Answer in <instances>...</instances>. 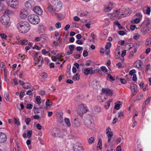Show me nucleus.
<instances>
[{
  "instance_id": "nucleus-1",
  "label": "nucleus",
  "mask_w": 151,
  "mask_h": 151,
  "mask_svg": "<svg viewBox=\"0 0 151 151\" xmlns=\"http://www.w3.org/2000/svg\"><path fill=\"white\" fill-rule=\"evenodd\" d=\"M28 19L29 22L34 24H38L40 21L39 17L35 14L29 15L28 17Z\"/></svg>"
},
{
  "instance_id": "nucleus-2",
  "label": "nucleus",
  "mask_w": 151,
  "mask_h": 151,
  "mask_svg": "<svg viewBox=\"0 0 151 151\" xmlns=\"http://www.w3.org/2000/svg\"><path fill=\"white\" fill-rule=\"evenodd\" d=\"M129 12H127L126 9H124L121 11H116L115 16L116 18H120L122 17H125L128 15Z\"/></svg>"
},
{
  "instance_id": "nucleus-3",
  "label": "nucleus",
  "mask_w": 151,
  "mask_h": 151,
  "mask_svg": "<svg viewBox=\"0 0 151 151\" xmlns=\"http://www.w3.org/2000/svg\"><path fill=\"white\" fill-rule=\"evenodd\" d=\"M87 111V107L85 106L83 104H81L79 106L77 110V112L79 115H82L86 113Z\"/></svg>"
},
{
  "instance_id": "nucleus-4",
  "label": "nucleus",
  "mask_w": 151,
  "mask_h": 151,
  "mask_svg": "<svg viewBox=\"0 0 151 151\" xmlns=\"http://www.w3.org/2000/svg\"><path fill=\"white\" fill-rule=\"evenodd\" d=\"M1 22L4 25H8L9 21V17L8 16H3L1 18Z\"/></svg>"
},
{
  "instance_id": "nucleus-5",
  "label": "nucleus",
  "mask_w": 151,
  "mask_h": 151,
  "mask_svg": "<svg viewBox=\"0 0 151 151\" xmlns=\"http://www.w3.org/2000/svg\"><path fill=\"white\" fill-rule=\"evenodd\" d=\"M35 5V2L32 0H29L25 3V6L28 8H31Z\"/></svg>"
},
{
  "instance_id": "nucleus-6",
  "label": "nucleus",
  "mask_w": 151,
  "mask_h": 151,
  "mask_svg": "<svg viewBox=\"0 0 151 151\" xmlns=\"http://www.w3.org/2000/svg\"><path fill=\"white\" fill-rule=\"evenodd\" d=\"M29 29V24L27 22V24H26L24 25L22 28L19 30V31L21 33H25L27 32Z\"/></svg>"
},
{
  "instance_id": "nucleus-7",
  "label": "nucleus",
  "mask_w": 151,
  "mask_h": 151,
  "mask_svg": "<svg viewBox=\"0 0 151 151\" xmlns=\"http://www.w3.org/2000/svg\"><path fill=\"white\" fill-rule=\"evenodd\" d=\"M102 93L105 95L111 96L113 93V91L109 88H103Z\"/></svg>"
},
{
  "instance_id": "nucleus-8",
  "label": "nucleus",
  "mask_w": 151,
  "mask_h": 151,
  "mask_svg": "<svg viewBox=\"0 0 151 151\" xmlns=\"http://www.w3.org/2000/svg\"><path fill=\"white\" fill-rule=\"evenodd\" d=\"M7 139V137L6 134L3 132H0V143L5 142Z\"/></svg>"
},
{
  "instance_id": "nucleus-9",
  "label": "nucleus",
  "mask_w": 151,
  "mask_h": 151,
  "mask_svg": "<svg viewBox=\"0 0 151 151\" xmlns=\"http://www.w3.org/2000/svg\"><path fill=\"white\" fill-rule=\"evenodd\" d=\"M28 15V14L27 11L24 9L21 11L20 14V17L22 19H25L27 17Z\"/></svg>"
},
{
  "instance_id": "nucleus-10",
  "label": "nucleus",
  "mask_w": 151,
  "mask_h": 151,
  "mask_svg": "<svg viewBox=\"0 0 151 151\" xmlns=\"http://www.w3.org/2000/svg\"><path fill=\"white\" fill-rule=\"evenodd\" d=\"M34 112L35 113L40 114L41 115L40 116L42 117L44 114V111L42 107H40L39 108L36 109H35Z\"/></svg>"
},
{
  "instance_id": "nucleus-11",
  "label": "nucleus",
  "mask_w": 151,
  "mask_h": 151,
  "mask_svg": "<svg viewBox=\"0 0 151 151\" xmlns=\"http://www.w3.org/2000/svg\"><path fill=\"white\" fill-rule=\"evenodd\" d=\"M33 10L36 14L38 15H41L42 12V9L38 6H36L34 7Z\"/></svg>"
},
{
  "instance_id": "nucleus-12",
  "label": "nucleus",
  "mask_w": 151,
  "mask_h": 151,
  "mask_svg": "<svg viewBox=\"0 0 151 151\" xmlns=\"http://www.w3.org/2000/svg\"><path fill=\"white\" fill-rule=\"evenodd\" d=\"M113 4L112 3H110L107 6H105L104 8V12H109L112 9Z\"/></svg>"
},
{
  "instance_id": "nucleus-13",
  "label": "nucleus",
  "mask_w": 151,
  "mask_h": 151,
  "mask_svg": "<svg viewBox=\"0 0 151 151\" xmlns=\"http://www.w3.org/2000/svg\"><path fill=\"white\" fill-rule=\"evenodd\" d=\"M72 124L75 127H78L80 125V123L78 118L73 119L72 121Z\"/></svg>"
},
{
  "instance_id": "nucleus-14",
  "label": "nucleus",
  "mask_w": 151,
  "mask_h": 151,
  "mask_svg": "<svg viewBox=\"0 0 151 151\" xmlns=\"http://www.w3.org/2000/svg\"><path fill=\"white\" fill-rule=\"evenodd\" d=\"M91 84L93 88H99L100 87V82L98 81H93L92 82Z\"/></svg>"
},
{
  "instance_id": "nucleus-15",
  "label": "nucleus",
  "mask_w": 151,
  "mask_h": 151,
  "mask_svg": "<svg viewBox=\"0 0 151 151\" xmlns=\"http://www.w3.org/2000/svg\"><path fill=\"white\" fill-rule=\"evenodd\" d=\"M47 11L50 12L52 14L55 15V10L53 9L52 6L49 3L47 5Z\"/></svg>"
},
{
  "instance_id": "nucleus-16",
  "label": "nucleus",
  "mask_w": 151,
  "mask_h": 151,
  "mask_svg": "<svg viewBox=\"0 0 151 151\" xmlns=\"http://www.w3.org/2000/svg\"><path fill=\"white\" fill-rule=\"evenodd\" d=\"M93 70L92 68L90 69L88 68H86L84 70L83 73L86 75H88L89 74H93Z\"/></svg>"
},
{
  "instance_id": "nucleus-17",
  "label": "nucleus",
  "mask_w": 151,
  "mask_h": 151,
  "mask_svg": "<svg viewBox=\"0 0 151 151\" xmlns=\"http://www.w3.org/2000/svg\"><path fill=\"white\" fill-rule=\"evenodd\" d=\"M35 63H41V64L38 65L39 67L41 66V65L42 64L43 62V58L41 56H39V57H38L37 59H36L35 61Z\"/></svg>"
},
{
  "instance_id": "nucleus-18",
  "label": "nucleus",
  "mask_w": 151,
  "mask_h": 151,
  "mask_svg": "<svg viewBox=\"0 0 151 151\" xmlns=\"http://www.w3.org/2000/svg\"><path fill=\"white\" fill-rule=\"evenodd\" d=\"M27 24V22H21L18 23L17 25V27L18 29H20L21 28H22L23 26Z\"/></svg>"
},
{
  "instance_id": "nucleus-19",
  "label": "nucleus",
  "mask_w": 151,
  "mask_h": 151,
  "mask_svg": "<svg viewBox=\"0 0 151 151\" xmlns=\"http://www.w3.org/2000/svg\"><path fill=\"white\" fill-rule=\"evenodd\" d=\"M151 99V97H148L147 99L145 101V102L142 105V108L143 109H144V108L145 107L146 104L149 103V102L150 101Z\"/></svg>"
},
{
  "instance_id": "nucleus-20",
  "label": "nucleus",
  "mask_w": 151,
  "mask_h": 151,
  "mask_svg": "<svg viewBox=\"0 0 151 151\" xmlns=\"http://www.w3.org/2000/svg\"><path fill=\"white\" fill-rule=\"evenodd\" d=\"M53 103L50 100H47L45 102L46 109H47L48 107H50L53 105Z\"/></svg>"
},
{
  "instance_id": "nucleus-21",
  "label": "nucleus",
  "mask_w": 151,
  "mask_h": 151,
  "mask_svg": "<svg viewBox=\"0 0 151 151\" xmlns=\"http://www.w3.org/2000/svg\"><path fill=\"white\" fill-rule=\"evenodd\" d=\"M74 151H83V149L82 147L76 145L73 147Z\"/></svg>"
},
{
  "instance_id": "nucleus-22",
  "label": "nucleus",
  "mask_w": 151,
  "mask_h": 151,
  "mask_svg": "<svg viewBox=\"0 0 151 151\" xmlns=\"http://www.w3.org/2000/svg\"><path fill=\"white\" fill-rule=\"evenodd\" d=\"M80 78V76L79 73H77L75 74L73 77L72 79L75 81H78Z\"/></svg>"
},
{
  "instance_id": "nucleus-23",
  "label": "nucleus",
  "mask_w": 151,
  "mask_h": 151,
  "mask_svg": "<svg viewBox=\"0 0 151 151\" xmlns=\"http://www.w3.org/2000/svg\"><path fill=\"white\" fill-rule=\"evenodd\" d=\"M86 126L88 128H89L91 127L92 122L89 120L85 122Z\"/></svg>"
},
{
  "instance_id": "nucleus-24",
  "label": "nucleus",
  "mask_w": 151,
  "mask_h": 151,
  "mask_svg": "<svg viewBox=\"0 0 151 151\" xmlns=\"http://www.w3.org/2000/svg\"><path fill=\"white\" fill-rule=\"evenodd\" d=\"M130 86L132 90H134V91H137V86L136 84L132 83L131 84Z\"/></svg>"
},
{
  "instance_id": "nucleus-25",
  "label": "nucleus",
  "mask_w": 151,
  "mask_h": 151,
  "mask_svg": "<svg viewBox=\"0 0 151 151\" xmlns=\"http://www.w3.org/2000/svg\"><path fill=\"white\" fill-rule=\"evenodd\" d=\"M23 87L25 89H28L30 88L31 86L29 83H24Z\"/></svg>"
},
{
  "instance_id": "nucleus-26",
  "label": "nucleus",
  "mask_w": 151,
  "mask_h": 151,
  "mask_svg": "<svg viewBox=\"0 0 151 151\" xmlns=\"http://www.w3.org/2000/svg\"><path fill=\"white\" fill-rule=\"evenodd\" d=\"M102 147V140L101 139H99L98 142L97 144V149H101Z\"/></svg>"
},
{
  "instance_id": "nucleus-27",
  "label": "nucleus",
  "mask_w": 151,
  "mask_h": 151,
  "mask_svg": "<svg viewBox=\"0 0 151 151\" xmlns=\"http://www.w3.org/2000/svg\"><path fill=\"white\" fill-rule=\"evenodd\" d=\"M64 121L66 125L68 127L71 126V124L70 122V120L68 118H65L64 119Z\"/></svg>"
},
{
  "instance_id": "nucleus-28",
  "label": "nucleus",
  "mask_w": 151,
  "mask_h": 151,
  "mask_svg": "<svg viewBox=\"0 0 151 151\" xmlns=\"http://www.w3.org/2000/svg\"><path fill=\"white\" fill-rule=\"evenodd\" d=\"M94 140L95 139L94 137H91L88 139V142L89 144H91L94 142Z\"/></svg>"
},
{
  "instance_id": "nucleus-29",
  "label": "nucleus",
  "mask_w": 151,
  "mask_h": 151,
  "mask_svg": "<svg viewBox=\"0 0 151 151\" xmlns=\"http://www.w3.org/2000/svg\"><path fill=\"white\" fill-rule=\"evenodd\" d=\"M33 56L35 57L34 61H35L36 59H37L38 57H39L38 55V53L37 52H34L33 54Z\"/></svg>"
},
{
  "instance_id": "nucleus-30",
  "label": "nucleus",
  "mask_w": 151,
  "mask_h": 151,
  "mask_svg": "<svg viewBox=\"0 0 151 151\" xmlns=\"http://www.w3.org/2000/svg\"><path fill=\"white\" fill-rule=\"evenodd\" d=\"M111 46V43L110 42H107L105 47V49H109Z\"/></svg>"
},
{
  "instance_id": "nucleus-31",
  "label": "nucleus",
  "mask_w": 151,
  "mask_h": 151,
  "mask_svg": "<svg viewBox=\"0 0 151 151\" xmlns=\"http://www.w3.org/2000/svg\"><path fill=\"white\" fill-rule=\"evenodd\" d=\"M140 19L139 18H135L132 22L134 24H137L139 22Z\"/></svg>"
},
{
  "instance_id": "nucleus-32",
  "label": "nucleus",
  "mask_w": 151,
  "mask_h": 151,
  "mask_svg": "<svg viewBox=\"0 0 151 151\" xmlns=\"http://www.w3.org/2000/svg\"><path fill=\"white\" fill-rule=\"evenodd\" d=\"M36 101L37 102L38 104H40L41 103V98L40 96H37L36 98Z\"/></svg>"
},
{
  "instance_id": "nucleus-33",
  "label": "nucleus",
  "mask_w": 151,
  "mask_h": 151,
  "mask_svg": "<svg viewBox=\"0 0 151 151\" xmlns=\"http://www.w3.org/2000/svg\"><path fill=\"white\" fill-rule=\"evenodd\" d=\"M116 104L114 106V108L116 110H119L120 109V104L115 103Z\"/></svg>"
},
{
  "instance_id": "nucleus-34",
  "label": "nucleus",
  "mask_w": 151,
  "mask_h": 151,
  "mask_svg": "<svg viewBox=\"0 0 151 151\" xmlns=\"http://www.w3.org/2000/svg\"><path fill=\"white\" fill-rule=\"evenodd\" d=\"M33 107V105L31 104H28L26 106V108L28 109H31Z\"/></svg>"
},
{
  "instance_id": "nucleus-35",
  "label": "nucleus",
  "mask_w": 151,
  "mask_h": 151,
  "mask_svg": "<svg viewBox=\"0 0 151 151\" xmlns=\"http://www.w3.org/2000/svg\"><path fill=\"white\" fill-rule=\"evenodd\" d=\"M20 42L22 45H27L28 43V42L27 40H21L20 41Z\"/></svg>"
},
{
  "instance_id": "nucleus-36",
  "label": "nucleus",
  "mask_w": 151,
  "mask_h": 151,
  "mask_svg": "<svg viewBox=\"0 0 151 151\" xmlns=\"http://www.w3.org/2000/svg\"><path fill=\"white\" fill-rule=\"evenodd\" d=\"M55 26L57 28H60L61 27V24L60 22H58L55 24Z\"/></svg>"
},
{
  "instance_id": "nucleus-37",
  "label": "nucleus",
  "mask_w": 151,
  "mask_h": 151,
  "mask_svg": "<svg viewBox=\"0 0 151 151\" xmlns=\"http://www.w3.org/2000/svg\"><path fill=\"white\" fill-rule=\"evenodd\" d=\"M0 36L1 37L2 39H6L7 36L4 34H0Z\"/></svg>"
},
{
  "instance_id": "nucleus-38",
  "label": "nucleus",
  "mask_w": 151,
  "mask_h": 151,
  "mask_svg": "<svg viewBox=\"0 0 151 151\" xmlns=\"http://www.w3.org/2000/svg\"><path fill=\"white\" fill-rule=\"evenodd\" d=\"M30 121L31 119L30 118H28L25 119V122L27 125H29Z\"/></svg>"
},
{
  "instance_id": "nucleus-39",
  "label": "nucleus",
  "mask_w": 151,
  "mask_h": 151,
  "mask_svg": "<svg viewBox=\"0 0 151 151\" xmlns=\"http://www.w3.org/2000/svg\"><path fill=\"white\" fill-rule=\"evenodd\" d=\"M91 37L93 39V42H95L96 41V39L95 38V35H94V32H92L91 33Z\"/></svg>"
},
{
  "instance_id": "nucleus-40",
  "label": "nucleus",
  "mask_w": 151,
  "mask_h": 151,
  "mask_svg": "<svg viewBox=\"0 0 151 151\" xmlns=\"http://www.w3.org/2000/svg\"><path fill=\"white\" fill-rule=\"evenodd\" d=\"M101 68L103 72H106L108 71L106 68L105 66L101 67Z\"/></svg>"
},
{
  "instance_id": "nucleus-41",
  "label": "nucleus",
  "mask_w": 151,
  "mask_h": 151,
  "mask_svg": "<svg viewBox=\"0 0 151 151\" xmlns=\"http://www.w3.org/2000/svg\"><path fill=\"white\" fill-rule=\"evenodd\" d=\"M14 122L15 123L17 124V125H20V122L19 120H17L16 118L14 119Z\"/></svg>"
},
{
  "instance_id": "nucleus-42",
  "label": "nucleus",
  "mask_w": 151,
  "mask_h": 151,
  "mask_svg": "<svg viewBox=\"0 0 151 151\" xmlns=\"http://www.w3.org/2000/svg\"><path fill=\"white\" fill-rule=\"evenodd\" d=\"M42 78H46L47 77V75L46 73H42Z\"/></svg>"
},
{
  "instance_id": "nucleus-43",
  "label": "nucleus",
  "mask_w": 151,
  "mask_h": 151,
  "mask_svg": "<svg viewBox=\"0 0 151 151\" xmlns=\"http://www.w3.org/2000/svg\"><path fill=\"white\" fill-rule=\"evenodd\" d=\"M69 48L70 51H73V50H74L75 46L74 45H70L69 46Z\"/></svg>"
},
{
  "instance_id": "nucleus-44",
  "label": "nucleus",
  "mask_w": 151,
  "mask_h": 151,
  "mask_svg": "<svg viewBox=\"0 0 151 151\" xmlns=\"http://www.w3.org/2000/svg\"><path fill=\"white\" fill-rule=\"evenodd\" d=\"M91 62H92L91 60H87V61H86V65L87 67L89 66L90 65V63Z\"/></svg>"
},
{
  "instance_id": "nucleus-45",
  "label": "nucleus",
  "mask_w": 151,
  "mask_h": 151,
  "mask_svg": "<svg viewBox=\"0 0 151 151\" xmlns=\"http://www.w3.org/2000/svg\"><path fill=\"white\" fill-rule=\"evenodd\" d=\"M150 64H148L146 65V67L145 70V72L147 73L148 72L150 68Z\"/></svg>"
},
{
  "instance_id": "nucleus-46",
  "label": "nucleus",
  "mask_w": 151,
  "mask_h": 151,
  "mask_svg": "<svg viewBox=\"0 0 151 151\" xmlns=\"http://www.w3.org/2000/svg\"><path fill=\"white\" fill-rule=\"evenodd\" d=\"M58 57V56H52L51 57V59L52 60L56 61H57L58 58H57V57Z\"/></svg>"
},
{
  "instance_id": "nucleus-47",
  "label": "nucleus",
  "mask_w": 151,
  "mask_h": 151,
  "mask_svg": "<svg viewBox=\"0 0 151 151\" xmlns=\"http://www.w3.org/2000/svg\"><path fill=\"white\" fill-rule=\"evenodd\" d=\"M136 73V71L135 70L133 69L130 70L129 72V74L131 75H133L134 73Z\"/></svg>"
},
{
  "instance_id": "nucleus-48",
  "label": "nucleus",
  "mask_w": 151,
  "mask_h": 151,
  "mask_svg": "<svg viewBox=\"0 0 151 151\" xmlns=\"http://www.w3.org/2000/svg\"><path fill=\"white\" fill-rule=\"evenodd\" d=\"M36 127L37 129L39 130H41L42 128V126L40 124H37L36 125Z\"/></svg>"
},
{
  "instance_id": "nucleus-49",
  "label": "nucleus",
  "mask_w": 151,
  "mask_h": 151,
  "mask_svg": "<svg viewBox=\"0 0 151 151\" xmlns=\"http://www.w3.org/2000/svg\"><path fill=\"white\" fill-rule=\"evenodd\" d=\"M88 55V52L87 51L85 50L83 52V55L84 57H86Z\"/></svg>"
},
{
  "instance_id": "nucleus-50",
  "label": "nucleus",
  "mask_w": 151,
  "mask_h": 151,
  "mask_svg": "<svg viewBox=\"0 0 151 151\" xmlns=\"http://www.w3.org/2000/svg\"><path fill=\"white\" fill-rule=\"evenodd\" d=\"M132 80L134 81H136L137 80V77L136 75L135 74H133V76L132 78Z\"/></svg>"
},
{
  "instance_id": "nucleus-51",
  "label": "nucleus",
  "mask_w": 151,
  "mask_h": 151,
  "mask_svg": "<svg viewBox=\"0 0 151 151\" xmlns=\"http://www.w3.org/2000/svg\"><path fill=\"white\" fill-rule=\"evenodd\" d=\"M121 82L123 84H125L126 82V81L125 79L120 78Z\"/></svg>"
},
{
  "instance_id": "nucleus-52",
  "label": "nucleus",
  "mask_w": 151,
  "mask_h": 151,
  "mask_svg": "<svg viewBox=\"0 0 151 151\" xmlns=\"http://www.w3.org/2000/svg\"><path fill=\"white\" fill-rule=\"evenodd\" d=\"M108 78L110 79L112 81L114 80V78L110 74H109L108 75Z\"/></svg>"
},
{
  "instance_id": "nucleus-53",
  "label": "nucleus",
  "mask_w": 151,
  "mask_h": 151,
  "mask_svg": "<svg viewBox=\"0 0 151 151\" xmlns=\"http://www.w3.org/2000/svg\"><path fill=\"white\" fill-rule=\"evenodd\" d=\"M119 34L121 35H125V32L123 31H119L118 32Z\"/></svg>"
},
{
  "instance_id": "nucleus-54",
  "label": "nucleus",
  "mask_w": 151,
  "mask_h": 151,
  "mask_svg": "<svg viewBox=\"0 0 151 151\" xmlns=\"http://www.w3.org/2000/svg\"><path fill=\"white\" fill-rule=\"evenodd\" d=\"M70 27V25L69 24L66 25L65 28L64 29L65 31H67Z\"/></svg>"
},
{
  "instance_id": "nucleus-55",
  "label": "nucleus",
  "mask_w": 151,
  "mask_h": 151,
  "mask_svg": "<svg viewBox=\"0 0 151 151\" xmlns=\"http://www.w3.org/2000/svg\"><path fill=\"white\" fill-rule=\"evenodd\" d=\"M95 110L97 112H99L100 111V108L98 106H97L95 109Z\"/></svg>"
},
{
  "instance_id": "nucleus-56",
  "label": "nucleus",
  "mask_w": 151,
  "mask_h": 151,
  "mask_svg": "<svg viewBox=\"0 0 151 151\" xmlns=\"http://www.w3.org/2000/svg\"><path fill=\"white\" fill-rule=\"evenodd\" d=\"M32 130H29L27 132V135L29 137H30L32 135Z\"/></svg>"
},
{
  "instance_id": "nucleus-57",
  "label": "nucleus",
  "mask_w": 151,
  "mask_h": 151,
  "mask_svg": "<svg viewBox=\"0 0 151 151\" xmlns=\"http://www.w3.org/2000/svg\"><path fill=\"white\" fill-rule=\"evenodd\" d=\"M5 98L6 100L7 101H9V95L8 93H6L5 96Z\"/></svg>"
},
{
  "instance_id": "nucleus-58",
  "label": "nucleus",
  "mask_w": 151,
  "mask_h": 151,
  "mask_svg": "<svg viewBox=\"0 0 151 151\" xmlns=\"http://www.w3.org/2000/svg\"><path fill=\"white\" fill-rule=\"evenodd\" d=\"M53 114V112L52 111H47V116L49 117H50L52 116Z\"/></svg>"
},
{
  "instance_id": "nucleus-59",
  "label": "nucleus",
  "mask_w": 151,
  "mask_h": 151,
  "mask_svg": "<svg viewBox=\"0 0 151 151\" xmlns=\"http://www.w3.org/2000/svg\"><path fill=\"white\" fill-rule=\"evenodd\" d=\"M14 85L15 86H17L18 84V83L17 82V79L16 78H15L14 79Z\"/></svg>"
},
{
  "instance_id": "nucleus-60",
  "label": "nucleus",
  "mask_w": 151,
  "mask_h": 151,
  "mask_svg": "<svg viewBox=\"0 0 151 151\" xmlns=\"http://www.w3.org/2000/svg\"><path fill=\"white\" fill-rule=\"evenodd\" d=\"M40 38L45 39L46 38V36L45 34H42L40 35Z\"/></svg>"
},
{
  "instance_id": "nucleus-61",
  "label": "nucleus",
  "mask_w": 151,
  "mask_h": 151,
  "mask_svg": "<svg viewBox=\"0 0 151 151\" xmlns=\"http://www.w3.org/2000/svg\"><path fill=\"white\" fill-rule=\"evenodd\" d=\"M74 19L76 21H79L80 19L77 16H75L73 17Z\"/></svg>"
},
{
  "instance_id": "nucleus-62",
  "label": "nucleus",
  "mask_w": 151,
  "mask_h": 151,
  "mask_svg": "<svg viewBox=\"0 0 151 151\" xmlns=\"http://www.w3.org/2000/svg\"><path fill=\"white\" fill-rule=\"evenodd\" d=\"M126 54V51L125 50H124L122 52V53L121 54V56L122 57H123Z\"/></svg>"
},
{
  "instance_id": "nucleus-63",
  "label": "nucleus",
  "mask_w": 151,
  "mask_h": 151,
  "mask_svg": "<svg viewBox=\"0 0 151 151\" xmlns=\"http://www.w3.org/2000/svg\"><path fill=\"white\" fill-rule=\"evenodd\" d=\"M80 54H76L74 55V57L77 59H79L81 57Z\"/></svg>"
},
{
  "instance_id": "nucleus-64",
  "label": "nucleus",
  "mask_w": 151,
  "mask_h": 151,
  "mask_svg": "<svg viewBox=\"0 0 151 151\" xmlns=\"http://www.w3.org/2000/svg\"><path fill=\"white\" fill-rule=\"evenodd\" d=\"M49 66L50 68H53L55 67L54 64L52 63H50Z\"/></svg>"
}]
</instances>
